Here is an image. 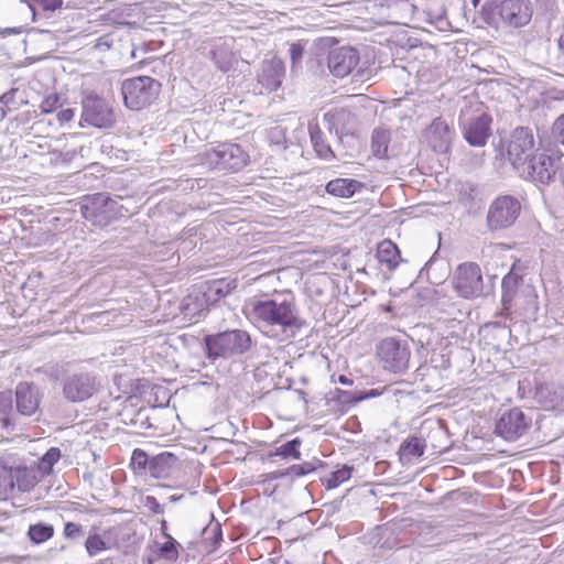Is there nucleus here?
<instances>
[{
  "label": "nucleus",
  "mask_w": 564,
  "mask_h": 564,
  "mask_svg": "<svg viewBox=\"0 0 564 564\" xmlns=\"http://www.w3.org/2000/svg\"><path fill=\"white\" fill-rule=\"evenodd\" d=\"M161 527H162V530H164L166 528V521L165 520H162Z\"/></svg>",
  "instance_id": "obj_55"
},
{
  "label": "nucleus",
  "mask_w": 564,
  "mask_h": 564,
  "mask_svg": "<svg viewBox=\"0 0 564 564\" xmlns=\"http://www.w3.org/2000/svg\"><path fill=\"white\" fill-rule=\"evenodd\" d=\"M285 75V67L281 59L271 58L263 61L258 73V82L268 91L276 90Z\"/></svg>",
  "instance_id": "obj_19"
},
{
  "label": "nucleus",
  "mask_w": 564,
  "mask_h": 564,
  "mask_svg": "<svg viewBox=\"0 0 564 564\" xmlns=\"http://www.w3.org/2000/svg\"><path fill=\"white\" fill-rule=\"evenodd\" d=\"M377 258L381 264H384L389 270H393L399 264L400 251L391 240H383L378 246Z\"/></svg>",
  "instance_id": "obj_23"
},
{
  "label": "nucleus",
  "mask_w": 564,
  "mask_h": 564,
  "mask_svg": "<svg viewBox=\"0 0 564 564\" xmlns=\"http://www.w3.org/2000/svg\"><path fill=\"white\" fill-rule=\"evenodd\" d=\"M425 445L421 438L413 437L401 446V455L406 458L420 457L424 454Z\"/></svg>",
  "instance_id": "obj_33"
},
{
  "label": "nucleus",
  "mask_w": 564,
  "mask_h": 564,
  "mask_svg": "<svg viewBox=\"0 0 564 564\" xmlns=\"http://www.w3.org/2000/svg\"><path fill=\"white\" fill-rule=\"evenodd\" d=\"M54 535V527L47 523H35L29 527L28 536L33 543L41 544Z\"/></svg>",
  "instance_id": "obj_28"
},
{
  "label": "nucleus",
  "mask_w": 564,
  "mask_h": 564,
  "mask_svg": "<svg viewBox=\"0 0 564 564\" xmlns=\"http://www.w3.org/2000/svg\"><path fill=\"white\" fill-rule=\"evenodd\" d=\"M322 465L319 460L305 462L299 465H292L288 469L281 473V476L302 477L308 475L317 469Z\"/></svg>",
  "instance_id": "obj_31"
},
{
  "label": "nucleus",
  "mask_w": 564,
  "mask_h": 564,
  "mask_svg": "<svg viewBox=\"0 0 564 564\" xmlns=\"http://www.w3.org/2000/svg\"><path fill=\"white\" fill-rule=\"evenodd\" d=\"M381 392H379V390L377 389H370L368 391H358V395L359 398H357V400L360 401H364L366 399H369V398H376L378 395H380Z\"/></svg>",
  "instance_id": "obj_49"
},
{
  "label": "nucleus",
  "mask_w": 564,
  "mask_h": 564,
  "mask_svg": "<svg viewBox=\"0 0 564 564\" xmlns=\"http://www.w3.org/2000/svg\"><path fill=\"white\" fill-rule=\"evenodd\" d=\"M63 395L69 402H83L97 392L99 383L90 373L77 372L66 376L62 382Z\"/></svg>",
  "instance_id": "obj_12"
},
{
  "label": "nucleus",
  "mask_w": 564,
  "mask_h": 564,
  "mask_svg": "<svg viewBox=\"0 0 564 564\" xmlns=\"http://www.w3.org/2000/svg\"><path fill=\"white\" fill-rule=\"evenodd\" d=\"M161 84L150 76H139L122 82L121 94L124 105L131 110H141L154 102Z\"/></svg>",
  "instance_id": "obj_4"
},
{
  "label": "nucleus",
  "mask_w": 564,
  "mask_h": 564,
  "mask_svg": "<svg viewBox=\"0 0 564 564\" xmlns=\"http://www.w3.org/2000/svg\"><path fill=\"white\" fill-rule=\"evenodd\" d=\"M557 171L556 159L552 155L540 152L534 153L531 159L519 171L524 180L539 184H549Z\"/></svg>",
  "instance_id": "obj_11"
},
{
  "label": "nucleus",
  "mask_w": 564,
  "mask_h": 564,
  "mask_svg": "<svg viewBox=\"0 0 564 564\" xmlns=\"http://www.w3.org/2000/svg\"><path fill=\"white\" fill-rule=\"evenodd\" d=\"M145 506L156 514H161L164 512V506H162L155 497L148 496L145 500Z\"/></svg>",
  "instance_id": "obj_44"
},
{
  "label": "nucleus",
  "mask_w": 564,
  "mask_h": 564,
  "mask_svg": "<svg viewBox=\"0 0 564 564\" xmlns=\"http://www.w3.org/2000/svg\"><path fill=\"white\" fill-rule=\"evenodd\" d=\"M453 286L464 299L480 296L484 292V282L479 265L475 262L459 264L453 276Z\"/></svg>",
  "instance_id": "obj_9"
},
{
  "label": "nucleus",
  "mask_w": 564,
  "mask_h": 564,
  "mask_svg": "<svg viewBox=\"0 0 564 564\" xmlns=\"http://www.w3.org/2000/svg\"><path fill=\"white\" fill-rule=\"evenodd\" d=\"M338 382H339V383H341V384H344V386H350V384H352V380H351V379H349L348 377L344 376V375H340V376L338 377Z\"/></svg>",
  "instance_id": "obj_51"
},
{
  "label": "nucleus",
  "mask_w": 564,
  "mask_h": 564,
  "mask_svg": "<svg viewBox=\"0 0 564 564\" xmlns=\"http://www.w3.org/2000/svg\"><path fill=\"white\" fill-rule=\"evenodd\" d=\"M521 276L511 270L501 282L502 295L501 304L503 314L508 315L512 308V302L517 296L518 286L521 282Z\"/></svg>",
  "instance_id": "obj_21"
},
{
  "label": "nucleus",
  "mask_w": 564,
  "mask_h": 564,
  "mask_svg": "<svg viewBox=\"0 0 564 564\" xmlns=\"http://www.w3.org/2000/svg\"><path fill=\"white\" fill-rule=\"evenodd\" d=\"M558 48L562 52V54L564 55V33L558 39Z\"/></svg>",
  "instance_id": "obj_52"
},
{
  "label": "nucleus",
  "mask_w": 564,
  "mask_h": 564,
  "mask_svg": "<svg viewBox=\"0 0 564 564\" xmlns=\"http://www.w3.org/2000/svg\"><path fill=\"white\" fill-rule=\"evenodd\" d=\"M82 127L91 126L99 129L110 128L115 124L113 109L100 96L95 93L87 94L82 99Z\"/></svg>",
  "instance_id": "obj_7"
},
{
  "label": "nucleus",
  "mask_w": 564,
  "mask_h": 564,
  "mask_svg": "<svg viewBox=\"0 0 564 564\" xmlns=\"http://www.w3.org/2000/svg\"><path fill=\"white\" fill-rule=\"evenodd\" d=\"M214 530H215V533H216V539H221V529H220L219 523H217V524L215 525V529H214Z\"/></svg>",
  "instance_id": "obj_53"
},
{
  "label": "nucleus",
  "mask_w": 564,
  "mask_h": 564,
  "mask_svg": "<svg viewBox=\"0 0 564 564\" xmlns=\"http://www.w3.org/2000/svg\"><path fill=\"white\" fill-rule=\"evenodd\" d=\"M521 210V203L511 195L497 197L489 206L487 226L496 231L509 228L514 224Z\"/></svg>",
  "instance_id": "obj_8"
},
{
  "label": "nucleus",
  "mask_w": 564,
  "mask_h": 564,
  "mask_svg": "<svg viewBox=\"0 0 564 564\" xmlns=\"http://www.w3.org/2000/svg\"><path fill=\"white\" fill-rule=\"evenodd\" d=\"M59 100L61 99H59V96L57 94L48 95L41 102V106H40L41 111L44 112V113L53 112L54 110H56L61 106Z\"/></svg>",
  "instance_id": "obj_38"
},
{
  "label": "nucleus",
  "mask_w": 564,
  "mask_h": 564,
  "mask_svg": "<svg viewBox=\"0 0 564 564\" xmlns=\"http://www.w3.org/2000/svg\"><path fill=\"white\" fill-rule=\"evenodd\" d=\"M474 7H477L480 0H470Z\"/></svg>",
  "instance_id": "obj_56"
},
{
  "label": "nucleus",
  "mask_w": 564,
  "mask_h": 564,
  "mask_svg": "<svg viewBox=\"0 0 564 564\" xmlns=\"http://www.w3.org/2000/svg\"><path fill=\"white\" fill-rule=\"evenodd\" d=\"M85 549L90 556H94L99 552L106 550L107 544L100 535L90 534L85 542Z\"/></svg>",
  "instance_id": "obj_35"
},
{
  "label": "nucleus",
  "mask_w": 564,
  "mask_h": 564,
  "mask_svg": "<svg viewBox=\"0 0 564 564\" xmlns=\"http://www.w3.org/2000/svg\"><path fill=\"white\" fill-rule=\"evenodd\" d=\"M149 462L150 459L148 458V455L147 453L141 449V448H135L133 452H132V456H131V465L138 469V470H143L145 469L147 467L149 468Z\"/></svg>",
  "instance_id": "obj_36"
},
{
  "label": "nucleus",
  "mask_w": 564,
  "mask_h": 564,
  "mask_svg": "<svg viewBox=\"0 0 564 564\" xmlns=\"http://www.w3.org/2000/svg\"><path fill=\"white\" fill-rule=\"evenodd\" d=\"M303 46L300 43H293L290 46V56L292 59V63L295 64L297 61H300L303 57Z\"/></svg>",
  "instance_id": "obj_46"
},
{
  "label": "nucleus",
  "mask_w": 564,
  "mask_h": 564,
  "mask_svg": "<svg viewBox=\"0 0 564 564\" xmlns=\"http://www.w3.org/2000/svg\"><path fill=\"white\" fill-rule=\"evenodd\" d=\"M164 535L167 538V541L162 544L161 552L164 554H167L171 552L177 553L176 547L180 545L178 542L176 540H174L169 534H164Z\"/></svg>",
  "instance_id": "obj_45"
},
{
  "label": "nucleus",
  "mask_w": 564,
  "mask_h": 564,
  "mask_svg": "<svg viewBox=\"0 0 564 564\" xmlns=\"http://www.w3.org/2000/svg\"><path fill=\"white\" fill-rule=\"evenodd\" d=\"M23 471L21 468L9 467L0 462V500H6L12 494Z\"/></svg>",
  "instance_id": "obj_22"
},
{
  "label": "nucleus",
  "mask_w": 564,
  "mask_h": 564,
  "mask_svg": "<svg viewBox=\"0 0 564 564\" xmlns=\"http://www.w3.org/2000/svg\"><path fill=\"white\" fill-rule=\"evenodd\" d=\"M1 424L6 430H12L13 417L4 416L3 419H1Z\"/></svg>",
  "instance_id": "obj_50"
},
{
  "label": "nucleus",
  "mask_w": 564,
  "mask_h": 564,
  "mask_svg": "<svg viewBox=\"0 0 564 564\" xmlns=\"http://www.w3.org/2000/svg\"><path fill=\"white\" fill-rule=\"evenodd\" d=\"M248 160V153L239 144L231 142L220 143L200 154V162L205 166L232 172L243 169Z\"/></svg>",
  "instance_id": "obj_5"
},
{
  "label": "nucleus",
  "mask_w": 564,
  "mask_h": 564,
  "mask_svg": "<svg viewBox=\"0 0 564 564\" xmlns=\"http://www.w3.org/2000/svg\"><path fill=\"white\" fill-rule=\"evenodd\" d=\"M359 186V182L349 178H335L326 184V192L335 197H351Z\"/></svg>",
  "instance_id": "obj_24"
},
{
  "label": "nucleus",
  "mask_w": 564,
  "mask_h": 564,
  "mask_svg": "<svg viewBox=\"0 0 564 564\" xmlns=\"http://www.w3.org/2000/svg\"><path fill=\"white\" fill-rule=\"evenodd\" d=\"M531 419L520 409L514 408L501 414L495 427V432L503 440L513 442L520 438L530 427Z\"/></svg>",
  "instance_id": "obj_13"
},
{
  "label": "nucleus",
  "mask_w": 564,
  "mask_h": 564,
  "mask_svg": "<svg viewBox=\"0 0 564 564\" xmlns=\"http://www.w3.org/2000/svg\"><path fill=\"white\" fill-rule=\"evenodd\" d=\"M300 445L301 441L299 438H294L276 447L274 453H272L270 456H280L282 458L299 459L301 457V453L299 451Z\"/></svg>",
  "instance_id": "obj_32"
},
{
  "label": "nucleus",
  "mask_w": 564,
  "mask_h": 564,
  "mask_svg": "<svg viewBox=\"0 0 564 564\" xmlns=\"http://www.w3.org/2000/svg\"><path fill=\"white\" fill-rule=\"evenodd\" d=\"M527 297L528 300L525 310L535 313L538 311V296L534 294L533 289H528Z\"/></svg>",
  "instance_id": "obj_47"
},
{
  "label": "nucleus",
  "mask_w": 564,
  "mask_h": 564,
  "mask_svg": "<svg viewBox=\"0 0 564 564\" xmlns=\"http://www.w3.org/2000/svg\"><path fill=\"white\" fill-rule=\"evenodd\" d=\"M377 354L386 370L403 373L409 368L411 350L406 340L387 337L378 345Z\"/></svg>",
  "instance_id": "obj_6"
},
{
  "label": "nucleus",
  "mask_w": 564,
  "mask_h": 564,
  "mask_svg": "<svg viewBox=\"0 0 564 564\" xmlns=\"http://www.w3.org/2000/svg\"><path fill=\"white\" fill-rule=\"evenodd\" d=\"M454 137V131L442 118H435L423 133L424 141L437 153L448 152Z\"/></svg>",
  "instance_id": "obj_17"
},
{
  "label": "nucleus",
  "mask_w": 564,
  "mask_h": 564,
  "mask_svg": "<svg viewBox=\"0 0 564 564\" xmlns=\"http://www.w3.org/2000/svg\"><path fill=\"white\" fill-rule=\"evenodd\" d=\"M128 210L117 199L107 194L97 193L87 196L82 205L84 218L97 227H106L124 216Z\"/></svg>",
  "instance_id": "obj_3"
},
{
  "label": "nucleus",
  "mask_w": 564,
  "mask_h": 564,
  "mask_svg": "<svg viewBox=\"0 0 564 564\" xmlns=\"http://www.w3.org/2000/svg\"><path fill=\"white\" fill-rule=\"evenodd\" d=\"M544 390H545V389H543V388H542V389H540L539 393H540L541 395H543Z\"/></svg>",
  "instance_id": "obj_58"
},
{
  "label": "nucleus",
  "mask_w": 564,
  "mask_h": 564,
  "mask_svg": "<svg viewBox=\"0 0 564 564\" xmlns=\"http://www.w3.org/2000/svg\"><path fill=\"white\" fill-rule=\"evenodd\" d=\"M75 116V110L73 108H66L57 113V120L61 124L67 123L73 120Z\"/></svg>",
  "instance_id": "obj_48"
},
{
  "label": "nucleus",
  "mask_w": 564,
  "mask_h": 564,
  "mask_svg": "<svg viewBox=\"0 0 564 564\" xmlns=\"http://www.w3.org/2000/svg\"><path fill=\"white\" fill-rule=\"evenodd\" d=\"M351 471L352 467L349 466H343L341 468L333 471L329 477L326 478V487L328 489L337 488L351 477Z\"/></svg>",
  "instance_id": "obj_34"
},
{
  "label": "nucleus",
  "mask_w": 564,
  "mask_h": 564,
  "mask_svg": "<svg viewBox=\"0 0 564 564\" xmlns=\"http://www.w3.org/2000/svg\"><path fill=\"white\" fill-rule=\"evenodd\" d=\"M15 412L31 417L39 413L43 394L32 382H19L15 387Z\"/></svg>",
  "instance_id": "obj_16"
},
{
  "label": "nucleus",
  "mask_w": 564,
  "mask_h": 564,
  "mask_svg": "<svg viewBox=\"0 0 564 564\" xmlns=\"http://www.w3.org/2000/svg\"><path fill=\"white\" fill-rule=\"evenodd\" d=\"M246 317L263 330H280L285 338L296 336L305 326L293 299L275 295L250 297L243 305Z\"/></svg>",
  "instance_id": "obj_1"
},
{
  "label": "nucleus",
  "mask_w": 564,
  "mask_h": 564,
  "mask_svg": "<svg viewBox=\"0 0 564 564\" xmlns=\"http://www.w3.org/2000/svg\"><path fill=\"white\" fill-rule=\"evenodd\" d=\"M534 145V135L530 128L519 127L512 132L507 147V154L518 172L535 153Z\"/></svg>",
  "instance_id": "obj_10"
},
{
  "label": "nucleus",
  "mask_w": 564,
  "mask_h": 564,
  "mask_svg": "<svg viewBox=\"0 0 564 564\" xmlns=\"http://www.w3.org/2000/svg\"><path fill=\"white\" fill-rule=\"evenodd\" d=\"M269 139L271 143L284 144L285 143V130L284 128L276 126L269 130Z\"/></svg>",
  "instance_id": "obj_41"
},
{
  "label": "nucleus",
  "mask_w": 564,
  "mask_h": 564,
  "mask_svg": "<svg viewBox=\"0 0 564 564\" xmlns=\"http://www.w3.org/2000/svg\"><path fill=\"white\" fill-rule=\"evenodd\" d=\"M552 134L554 139L564 144V115L560 116L553 123Z\"/></svg>",
  "instance_id": "obj_42"
},
{
  "label": "nucleus",
  "mask_w": 564,
  "mask_h": 564,
  "mask_svg": "<svg viewBox=\"0 0 564 564\" xmlns=\"http://www.w3.org/2000/svg\"><path fill=\"white\" fill-rule=\"evenodd\" d=\"M491 118L481 113L462 122L465 140L473 147H484L490 137Z\"/></svg>",
  "instance_id": "obj_18"
},
{
  "label": "nucleus",
  "mask_w": 564,
  "mask_h": 564,
  "mask_svg": "<svg viewBox=\"0 0 564 564\" xmlns=\"http://www.w3.org/2000/svg\"><path fill=\"white\" fill-rule=\"evenodd\" d=\"M350 116V112L345 109H335L324 115V120L328 124L330 132L335 131L336 135L339 137L343 133V129H339V124L344 123Z\"/></svg>",
  "instance_id": "obj_29"
},
{
  "label": "nucleus",
  "mask_w": 564,
  "mask_h": 564,
  "mask_svg": "<svg viewBox=\"0 0 564 564\" xmlns=\"http://www.w3.org/2000/svg\"><path fill=\"white\" fill-rule=\"evenodd\" d=\"M4 33H8V34H14V33H18L17 29H7L4 31Z\"/></svg>",
  "instance_id": "obj_54"
},
{
  "label": "nucleus",
  "mask_w": 564,
  "mask_h": 564,
  "mask_svg": "<svg viewBox=\"0 0 564 564\" xmlns=\"http://www.w3.org/2000/svg\"><path fill=\"white\" fill-rule=\"evenodd\" d=\"M360 61L359 53L351 46L332 48L327 56V67L330 74L338 78L349 75Z\"/></svg>",
  "instance_id": "obj_15"
},
{
  "label": "nucleus",
  "mask_w": 564,
  "mask_h": 564,
  "mask_svg": "<svg viewBox=\"0 0 564 564\" xmlns=\"http://www.w3.org/2000/svg\"><path fill=\"white\" fill-rule=\"evenodd\" d=\"M177 463V457L172 453H161L152 457L149 462V473L156 479L170 476L173 467Z\"/></svg>",
  "instance_id": "obj_20"
},
{
  "label": "nucleus",
  "mask_w": 564,
  "mask_h": 564,
  "mask_svg": "<svg viewBox=\"0 0 564 564\" xmlns=\"http://www.w3.org/2000/svg\"><path fill=\"white\" fill-rule=\"evenodd\" d=\"M36 6H39L44 11H55L61 9L64 0H33Z\"/></svg>",
  "instance_id": "obj_43"
},
{
  "label": "nucleus",
  "mask_w": 564,
  "mask_h": 564,
  "mask_svg": "<svg viewBox=\"0 0 564 564\" xmlns=\"http://www.w3.org/2000/svg\"><path fill=\"white\" fill-rule=\"evenodd\" d=\"M205 347L207 357L212 360L219 357L228 358L247 352L251 347V337L247 332L240 329L207 335Z\"/></svg>",
  "instance_id": "obj_2"
},
{
  "label": "nucleus",
  "mask_w": 564,
  "mask_h": 564,
  "mask_svg": "<svg viewBox=\"0 0 564 564\" xmlns=\"http://www.w3.org/2000/svg\"><path fill=\"white\" fill-rule=\"evenodd\" d=\"M497 12L503 24L517 29L531 21L533 10L530 0H502Z\"/></svg>",
  "instance_id": "obj_14"
},
{
  "label": "nucleus",
  "mask_w": 564,
  "mask_h": 564,
  "mask_svg": "<svg viewBox=\"0 0 564 564\" xmlns=\"http://www.w3.org/2000/svg\"><path fill=\"white\" fill-rule=\"evenodd\" d=\"M390 132L386 129H376L371 135V152L378 159L388 158Z\"/></svg>",
  "instance_id": "obj_26"
},
{
  "label": "nucleus",
  "mask_w": 564,
  "mask_h": 564,
  "mask_svg": "<svg viewBox=\"0 0 564 564\" xmlns=\"http://www.w3.org/2000/svg\"><path fill=\"white\" fill-rule=\"evenodd\" d=\"M238 283L237 280L231 279H220L215 280L212 282V284L208 288V296L212 299L214 296V300H218L220 297H225L228 294L231 293L232 290L237 288Z\"/></svg>",
  "instance_id": "obj_27"
},
{
  "label": "nucleus",
  "mask_w": 564,
  "mask_h": 564,
  "mask_svg": "<svg viewBox=\"0 0 564 564\" xmlns=\"http://www.w3.org/2000/svg\"><path fill=\"white\" fill-rule=\"evenodd\" d=\"M61 451L57 447H51L39 460L37 469L44 476L48 475L53 466L59 460Z\"/></svg>",
  "instance_id": "obj_30"
},
{
  "label": "nucleus",
  "mask_w": 564,
  "mask_h": 564,
  "mask_svg": "<svg viewBox=\"0 0 564 564\" xmlns=\"http://www.w3.org/2000/svg\"><path fill=\"white\" fill-rule=\"evenodd\" d=\"M561 175H562L563 183H564V166H563V170H562V172H561Z\"/></svg>",
  "instance_id": "obj_57"
},
{
  "label": "nucleus",
  "mask_w": 564,
  "mask_h": 564,
  "mask_svg": "<svg viewBox=\"0 0 564 564\" xmlns=\"http://www.w3.org/2000/svg\"><path fill=\"white\" fill-rule=\"evenodd\" d=\"M171 500H172V501H176V500H178V498H175V497L173 496V497H171Z\"/></svg>",
  "instance_id": "obj_59"
},
{
  "label": "nucleus",
  "mask_w": 564,
  "mask_h": 564,
  "mask_svg": "<svg viewBox=\"0 0 564 564\" xmlns=\"http://www.w3.org/2000/svg\"><path fill=\"white\" fill-rule=\"evenodd\" d=\"M0 414H13V395L10 390L0 392Z\"/></svg>",
  "instance_id": "obj_37"
},
{
  "label": "nucleus",
  "mask_w": 564,
  "mask_h": 564,
  "mask_svg": "<svg viewBox=\"0 0 564 564\" xmlns=\"http://www.w3.org/2000/svg\"><path fill=\"white\" fill-rule=\"evenodd\" d=\"M308 132H310V137H311V142H312L313 148H314L315 152L317 153V155L324 160L333 159L334 153H333L329 144H327L325 142L324 132L321 130L318 124L310 123Z\"/></svg>",
  "instance_id": "obj_25"
},
{
  "label": "nucleus",
  "mask_w": 564,
  "mask_h": 564,
  "mask_svg": "<svg viewBox=\"0 0 564 564\" xmlns=\"http://www.w3.org/2000/svg\"><path fill=\"white\" fill-rule=\"evenodd\" d=\"M84 535V530L80 524L75 522H66L64 525V536L67 539H78Z\"/></svg>",
  "instance_id": "obj_39"
},
{
  "label": "nucleus",
  "mask_w": 564,
  "mask_h": 564,
  "mask_svg": "<svg viewBox=\"0 0 564 564\" xmlns=\"http://www.w3.org/2000/svg\"><path fill=\"white\" fill-rule=\"evenodd\" d=\"M358 391H344L336 389V399L343 404L357 403L359 400Z\"/></svg>",
  "instance_id": "obj_40"
}]
</instances>
